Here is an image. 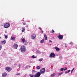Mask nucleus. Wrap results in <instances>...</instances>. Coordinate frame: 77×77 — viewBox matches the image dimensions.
Wrapping results in <instances>:
<instances>
[{
  "instance_id": "nucleus-1",
  "label": "nucleus",
  "mask_w": 77,
  "mask_h": 77,
  "mask_svg": "<svg viewBox=\"0 0 77 77\" xmlns=\"http://www.w3.org/2000/svg\"><path fill=\"white\" fill-rule=\"evenodd\" d=\"M21 51L22 53H24L26 51V48L24 46H22L20 48Z\"/></svg>"
},
{
  "instance_id": "nucleus-2",
  "label": "nucleus",
  "mask_w": 77,
  "mask_h": 77,
  "mask_svg": "<svg viewBox=\"0 0 77 77\" xmlns=\"http://www.w3.org/2000/svg\"><path fill=\"white\" fill-rule=\"evenodd\" d=\"M4 27L5 29H8L10 27V23H6L4 24Z\"/></svg>"
},
{
  "instance_id": "nucleus-3",
  "label": "nucleus",
  "mask_w": 77,
  "mask_h": 77,
  "mask_svg": "<svg viewBox=\"0 0 77 77\" xmlns=\"http://www.w3.org/2000/svg\"><path fill=\"white\" fill-rule=\"evenodd\" d=\"M55 56L56 55L54 54V53L52 52L50 54L49 57L51 58H55Z\"/></svg>"
},
{
  "instance_id": "nucleus-4",
  "label": "nucleus",
  "mask_w": 77,
  "mask_h": 77,
  "mask_svg": "<svg viewBox=\"0 0 77 77\" xmlns=\"http://www.w3.org/2000/svg\"><path fill=\"white\" fill-rule=\"evenodd\" d=\"M36 37V35L35 34H32L31 35V38L32 39H35Z\"/></svg>"
},
{
  "instance_id": "nucleus-5",
  "label": "nucleus",
  "mask_w": 77,
  "mask_h": 77,
  "mask_svg": "<svg viewBox=\"0 0 77 77\" xmlns=\"http://www.w3.org/2000/svg\"><path fill=\"white\" fill-rule=\"evenodd\" d=\"M5 70L8 71V72H10L12 70V68L9 67H7L6 68Z\"/></svg>"
},
{
  "instance_id": "nucleus-6",
  "label": "nucleus",
  "mask_w": 77,
  "mask_h": 77,
  "mask_svg": "<svg viewBox=\"0 0 77 77\" xmlns=\"http://www.w3.org/2000/svg\"><path fill=\"white\" fill-rule=\"evenodd\" d=\"M41 74L40 72H38L36 74L34 75V77H40Z\"/></svg>"
},
{
  "instance_id": "nucleus-7",
  "label": "nucleus",
  "mask_w": 77,
  "mask_h": 77,
  "mask_svg": "<svg viewBox=\"0 0 77 77\" xmlns=\"http://www.w3.org/2000/svg\"><path fill=\"white\" fill-rule=\"evenodd\" d=\"M45 68H43L40 70V73L41 74H43V73L45 72Z\"/></svg>"
},
{
  "instance_id": "nucleus-8",
  "label": "nucleus",
  "mask_w": 77,
  "mask_h": 77,
  "mask_svg": "<svg viewBox=\"0 0 77 77\" xmlns=\"http://www.w3.org/2000/svg\"><path fill=\"white\" fill-rule=\"evenodd\" d=\"M18 45L14 44L13 45V48L14 49H15L16 50L18 48Z\"/></svg>"
},
{
  "instance_id": "nucleus-9",
  "label": "nucleus",
  "mask_w": 77,
  "mask_h": 77,
  "mask_svg": "<svg viewBox=\"0 0 77 77\" xmlns=\"http://www.w3.org/2000/svg\"><path fill=\"white\" fill-rule=\"evenodd\" d=\"M63 35H59L58 36V38L60 40L62 39H63Z\"/></svg>"
},
{
  "instance_id": "nucleus-10",
  "label": "nucleus",
  "mask_w": 77,
  "mask_h": 77,
  "mask_svg": "<svg viewBox=\"0 0 77 77\" xmlns=\"http://www.w3.org/2000/svg\"><path fill=\"white\" fill-rule=\"evenodd\" d=\"M6 40H4L1 42V44L2 45H3V44H6Z\"/></svg>"
},
{
  "instance_id": "nucleus-11",
  "label": "nucleus",
  "mask_w": 77,
  "mask_h": 77,
  "mask_svg": "<svg viewBox=\"0 0 77 77\" xmlns=\"http://www.w3.org/2000/svg\"><path fill=\"white\" fill-rule=\"evenodd\" d=\"M10 39L12 41H15V38L14 36H11Z\"/></svg>"
},
{
  "instance_id": "nucleus-12",
  "label": "nucleus",
  "mask_w": 77,
  "mask_h": 77,
  "mask_svg": "<svg viewBox=\"0 0 77 77\" xmlns=\"http://www.w3.org/2000/svg\"><path fill=\"white\" fill-rule=\"evenodd\" d=\"M7 75V73L6 72H4L2 74V76L3 77H5V76Z\"/></svg>"
},
{
  "instance_id": "nucleus-13",
  "label": "nucleus",
  "mask_w": 77,
  "mask_h": 77,
  "mask_svg": "<svg viewBox=\"0 0 77 77\" xmlns=\"http://www.w3.org/2000/svg\"><path fill=\"white\" fill-rule=\"evenodd\" d=\"M45 39L43 38V39H42V40H41L40 41V43L41 44H42V43H43V42H45Z\"/></svg>"
},
{
  "instance_id": "nucleus-14",
  "label": "nucleus",
  "mask_w": 77,
  "mask_h": 77,
  "mask_svg": "<svg viewBox=\"0 0 77 77\" xmlns=\"http://www.w3.org/2000/svg\"><path fill=\"white\" fill-rule=\"evenodd\" d=\"M70 71L71 70H70L66 71L65 72V74H68V73H69V72H70Z\"/></svg>"
},
{
  "instance_id": "nucleus-15",
  "label": "nucleus",
  "mask_w": 77,
  "mask_h": 77,
  "mask_svg": "<svg viewBox=\"0 0 77 77\" xmlns=\"http://www.w3.org/2000/svg\"><path fill=\"white\" fill-rule=\"evenodd\" d=\"M44 37L45 40H47V35L45 34L44 35Z\"/></svg>"
},
{
  "instance_id": "nucleus-16",
  "label": "nucleus",
  "mask_w": 77,
  "mask_h": 77,
  "mask_svg": "<svg viewBox=\"0 0 77 77\" xmlns=\"http://www.w3.org/2000/svg\"><path fill=\"white\" fill-rule=\"evenodd\" d=\"M21 41L23 42H24L25 41L26 39L24 38H21Z\"/></svg>"
},
{
  "instance_id": "nucleus-17",
  "label": "nucleus",
  "mask_w": 77,
  "mask_h": 77,
  "mask_svg": "<svg viewBox=\"0 0 77 77\" xmlns=\"http://www.w3.org/2000/svg\"><path fill=\"white\" fill-rule=\"evenodd\" d=\"M30 66H27L26 67L25 69H28V68H30Z\"/></svg>"
},
{
  "instance_id": "nucleus-18",
  "label": "nucleus",
  "mask_w": 77,
  "mask_h": 77,
  "mask_svg": "<svg viewBox=\"0 0 77 77\" xmlns=\"http://www.w3.org/2000/svg\"><path fill=\"white\" fill-rule=\"evenodd\" d=\"M31 58H32V59H36V56H35V55H33L32 56Z\"/></svg>"
},
{
  "instance_id": "nucleus-19",
  "label": "nucleus",
  "mask_w": 77,
  "mask_h": 77,
  "mask_svg": "<svg viewBox=\"0 0 77 77\" xmlns=\"http://www.w3.org/2000/svg\"><path fill=\"white\" fill-rule=\"evenodd\" d=\"M56 75V73H54L51 75V77H54Z\"/></svg>"
},
{
  "instance_id": "nucleus-20",
  "label": "nucleus",
  "mask_w": 77,
  "mask_h": 77,
  "mask_svg": "<svg viewBox=\"0 0 77 77\" xmlns=\"http://www.w3.org/2000/svg\"><path fill=\"white\" fill-rule=\"evenodd\" d=\"M59 58L60 60H62V59H63V58H62V55H60L59 56Z\"/></svg>"
},
{
  "instance_id": "nucleus-21",
  "label": "nucleus",
  "mask_w": 77,
  "mask_h": 77,
  "mask_svg": "<svg viewBox=\"0 0 77 77\" xmlns=\"http://www.w3.org/2000/svg\"><path fill=\"white\" fill-rule=\"evenodd\" d=\"M25 27H23L22 28V32H24V31H25Z\"/></svg>"
},
{
  "instance_id": "nucleus-22",
  "label": "nucleus",
  "mask_w": 77,
  "mask_h": 77,
  "mask_svg": "<svg viewBox=\"0 0 77 77\" xmlns=\"http://www.w3.org/2000/svg\"><path fill=\"white\" fill-rule=\"evenodd\" d=\"M23 43L25 45H26L27 44V42L25 40L24 42H23Z\"/></svg>"
},
{
  "instance_id": "nucleus-23",
  "label": "nucleus",
  "mask_w": 77,
  "mask_h": 77,
  "mask_svg": "<svg viewBox=\"0 0 77 77\" xmlns=\"http://www.w3.org/2000/svg\"><path fill=\"white\" fill-rule=\"evenodd\" d=\"M63 72H61L58 73V75L59 76L60 75H62V74H63Z\"/></svg>"
},
{
  "instance_id": "nucleus-24",
  "label": "nucleus",
  "mask_w": 77,
  "mask_h": 77,
  "mask_svg": "<svg viewBox=\"0 0 77 77\" xmlns=\"http://www.w3.org/2000/svg\"><path fill=\"white\" fill-rule=\"evenodd\" d=\"M36 68L37 69H39L41 68V66H37L36 67Z\"/></svg>"
},
{
  "instance_id": "nucleus-25",
  "label": "nucleus",
  "mask_w": 77,
  "mask_h": 77,
  "mask_svg": "<svg viewBox=\"0 0 77 77\" xmlns=\"http://www.w3.org/2000/svg\"><path fill=\"white\" fill-rule=\"evenodd\" d=\"M42 60H43V59L42 58H41L38 60V61L39 62H41Z\"/></svg>"
},
{
  "instance_id": "nucleus-26",
  "label": "nucleus",
  "mask_w": 77,
  "mask_h": 77,
  "mask_svg": "<svg viewBox=\"0 0 77 77\" xmlns=\"http://www.w3.org/2000/svg\"><path fill=\"white\" fill-rule=\"evenodd\" d=\"M29 76H30L29 77H34V75L30 74L29 75Z\"/></svg>"
},
{
  "instance_id": "nucleus-27",
  "label": "nucleus",
  "mask_w": 77,
  "mask_h": 77,
  "mask_svg": "<svg viewBox=\"0 0 77 77\" xmlns=\"http://www.w3.org/2000/svg\"><path fill=\"white\" fill-rule=\"evenodd\" d=\"M36 53H39V54H40L41 52H40V51H39V50H37L36 51Z\"/></svg>"
},
{
  "instance_id": "nucleus-28",
  "label": "nucleus",
  "mask_w": 77,
  "mask_h": 77,
  "mask_svg": "<svg viewBox=\"0 0 77 77\" xmlns=\"http://www.w3.org/2000/svg\"><path fill=\"white\" fill-rule=\"evenodd\" d=\"M56 50L57 51H59V50H60V49H59V48H56Z\"/></svg>"
},
{
  "instance_id": "nucleus-29",
  "label": "nucleus",
  "mask_w": 77,
  "mask_h": 77,
  "mask_svg": "<svg viewBox=\"0 0 77 77\" xmlns=\"http://www.w3.org/2000/svg\"><path fill=\"white\" fill-rule=\"evenodd\" d=\"M64 70V68H62L60 69V71H63Z\"/></svg>"
},
{
  "instance_id": "nucleus-30",
  "label": "nucleus",
  "mask_w": 77,
  "mask_h": 77,
  "mask_svg": "<svg viewBox=\"0 0 77 77\" xmlns=\"http://www.w3.org/2000/svg\"><path fill=\"white\" fill-rule=\"evenodd\" d=\"M36 71L35 70H32V73H34L35 72H36Z\"/></svg>"
},
{
  "instance_id": "nucleus-31",
  "label": "nucleus",
  "mask_w": 77,
  "mask_h": 77,
  "mask_svg": "<svg viewBox=\"0 0 77 77\" xmlns=\"http://www.w3.org/2000/svg\"><path fill=\"white\" fill-rule=\"evenodd\" d=\"M67 69V68L66 67H65V69H64V71H66Z\"/></svg>"
},
{
  "instance_id": "nucleus-32",
  "label": "nucleus",
  "mask_w": 77,
  "mask_h": 77,
  "mask_svg": "<svg viewBox=\"0 0 77 77\" xmlns=\"http://www.w3.org/2000/svg\"><path fill=\"white\" fill-rule=\"evenodd\" d=\"M26 23V22H23V25H25Z\"/></svg>"
},
{
  "instance_id": "nucleus-33",
  "label": "nucleus",
  "mask_w": 77,
  "mask_h": 77,
  "mask_svg": "<svg viewBox=\"0 0 77 77\" xmlns=\"http://www.w3.org/2000/svg\"><path fill=\"white\" fill-rule=\"evenodd\" d=\"M5 39H7V38H8V36H7L6 35H5Z\"/></svg>"
},
{
  "instance_id": "nucleus-34",
  "label": "nucleus",
  "mask_w": 77,
  "mask_h": 77,
  "mask_svg": "<svg viewBox=\"0 0 77 77\" xmlns=\"http://www.w3.org/2000/svg\"><path fill=\"white\" fill-rule=\"evenodd\" d=\"M2 46L0 45V50H2Z\"/></svg>"
},
{
  "instance_id": "nucleus-35",
  "label": "nucleus",
  "mask_w": 77,
  "mask_h": 77,
  "mask_svg": "<svg viewBox=\"0 0 77 77\" xmlns=\"http://www.w3.org/2000/svg\"><path fill=\"white\" fill-rule=\"evenodd\" d=\"M73 42H71L70 43V44H71V45H73Z\"/></svg>"
},
{
  "instance_id": "nucleus-36",
  "label": "nucleus",
  "mask_w": 77,
  "mask_h": 77,
  "mask_svg": "<svg viewBox=\"0 0 77 77\" xmlns=\"http://www.w3.org/2000/svg\"><path fill=\"white\" fill-rule=\"evenodd\" d=\"M17 75H20V73H17Z\"/></svg>"
},
{
  "instance_id": "nucleus-37",
  "label": "nucleus",
  "mask_w": 77,
  "mask_h": 77,
  "mask_svg": "<svg viewBox=\"0 0 77 77\" xmlns=\"http://www.w3.org/2000/svg\"><path fill=\"white\" fill-rule=\"evenodd\" d=\"M38 29H39L40 30H42V29H41V27L38 28Z\"/></svg>"
},
{
  "instance_id": "nucleus-38",
  "label": "nucleus",
  "mask_w": 77,
  "mask_h": 77,
  "mask_svg": "<svg viewBox=\"0 0 77 77\" xmlns=\"http://www.w3.org/2000/svg\"><path fill=\"white\" fill-rule=\"evenodd\" d=\"M52 33H54V30H52Z\"/></svg>"
},
{
  "instance_id": "nucleus-39",
  "label": "nucleus",
  "mask_w": 77,
  "mask_h": 77,
  "mask_svg": "<svg viewBox=\"0 0 77 77\" xmlns=\"http://www.w3.org/2000/svg\"><path fill=\"white\" fill-rule=\"evenodd\" d=\"M73 70H74V68L72 69L71 71H73Z\"/></svg>"
},
{
  "instance_id": "nucleus-40",
  "label": "nucleus",
  "mask_w": 77,
  "mask_h": 77,
  "mask_svg": "<svg viewBox=\"0 0 77 77\" xmlns=\"http://www.w3.org/2000/svg\"><path fill=\"white\" fill-rule=\"evenodd\" d=\"M49 42H51V43L52 42V41H51L50 40H49Z\"/></svg>"
},
{
  "instance_id": "nucleus-41",
  "label": "nucleus",
  "mask_w": 77,
  "mask_h": 77,
  "mask_svg": "<svg viewBox=\"0 0 77 77\" xmlns=\"http://www.w3.org/2000/svg\"><path fill=\"white\" fill-rule=\"evenodd\" d=\"M14 66H16V65H17V64H16V63H14Z\"/></svg>"
},
{
  "instance_id": "nucleus-42",
  "label": "nucleus",
  "mask_w": 77,
  "mask_h": 77,
  "mask_svg": "<svg viewBox=\"0 0 77 77\" xmlns=\"http://www.w3.org/2000/svg\"><path fill=\"white\" fill-rule=\"evenodd\" d=\"M57 48V47H55V48H54V49H56V48Z\"/></svg>"
},
{
  "instance_id": "nucleus-43",
  "label": "nucleus",
  "mask_w": 77,
  "mask_h": 77,
  "mask_svg": "<svg viewBox=\"0 0 77 77\" xmlns=\"http://www.w3.org/2000/svg\"><path fill=\"white\" fill-rule=\"evenodd\" d=\"M73 72V71H72V70H71V74H72V72Z\"/></svg>"
},
{
  "instance_id": "nucleus-44",
  "label": "nucleus",
  "mask_w": 77,
  "mask_h": 77,
  "mask_svg": "<svg viewBox=\"0 0 77 77\" xmlns=\"http://www.w3.org/2000/svg\"><path fill=\"white\" fill-rule=\"evenodd\" d=\"M19 68H21V66L20 65L19 66Z\"/></svg>"
},
{
  "instance_id": "nucleus-45",
  "label": "nucleus",
  "mask_w": 77,
  "mask_h": 77,
  "mask_svg": "<svg viewBox=\"0 0 77 77\" xmlns=\"http://www.w3.org/2000/svg\"><path fill=\"white\" fill-rule=\"evenodd\" d=\"M42 32L43 33V31H42Z\"/></svg>"
},
{
  "instance_id": "nucleus-46",
  "label": "nucleus",
  "mask_w": 77,
  "mask_h": 77,
  "mask_svg": "<svg viewBox=\"0 0 77 77\" xmlns=\"http://www.w3.org/2000/svg\"><path fill=\"white\" fill-rule=\"evenodd\" d=\"M1 26H3V25H1Z\"/></svg>"
}]
</instances>
